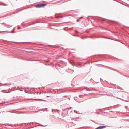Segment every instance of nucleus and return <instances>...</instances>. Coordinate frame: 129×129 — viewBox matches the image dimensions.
Segmentation results:
<instances>
[{
  "mask_svg": "<svg viewBox=\"0 0 129 129\" xmlns=\"http://www.w3.org/2000/svg\"><path fill=\"white\" fill-rule=\"evenodd\" d=\"M46 5V3H42L37 4L35 5V7L37 8H40L42 7H44Z\"/></svg>",
  "mask_w": 129,
  "mask_h": 129,
  "instance_id": "obj_1",
  "label": "nucleus"
},
{
  "mask_svg": "<svg viewBox=\"0 0 129 129\" xmlns=\"http://www.w3.org/2000/svg\"><path fill=\"white\" fill-rule=\"evenodd\" d=\"M106 67L109 68V69H111L112 70H114L115 71H116L119 73L120 74H122V73L118 71V70H117V69H116L112 68L111 67H108V66H106Z\"/></svg>",
  "mask_w": 129,
  "mask_h": 129,
  "instance_id": "obj_2",
  "label": "nucleus"
},
{
  "mask_svg": "<svg viewBox=\"0 0 129 129\" xmlns=\"http://www.w3.org/2000/svg\"><path fill=\"white\" fill-rule=\"evenodd\" d=\"M5 43H15L16 44H18L19 43V42H12V41H7L6 40H5L4 41Z\"/></svg>",
  "mask_w": 129,
  "mask_h": 129,
  "instance_id": "obj_3",
  "label": "nucleus"
},
{
  "mask_svg": "<svg viewBox=\"0 0 129 129\" xmlns=\"http://www.w3.org/2000/svg\"><path fill=\"white\" fill-rule=\"evenodd\" d=\"M44 110H46V111H47V108H46L45 109H39V110H38V111H36L35 112H38L40 111H44Z\"/></svg>",
  "mask_w": 129,
  "mask_h": 129,
  "instance_id": "obj_4",
  "label": "nucleus"
},
{
  "mask_svg": "<svg viewBox=\"0 0 129 129\" xmlns=\"http://www.w3.org/2000/svg\"><path fill=\"white\" fill-rule=\"evenodd\" d=\"M99 129H102L105 128L106 127V126H99Z\"/></svg>",
  "mask_w": 129,
  "mask_h": 129,
  "instance_id": "obj_5",
  "label": "nucleus"
},
{
  "mask_svg": "<svg viewBox=\"0 0 129 129\" xmlns=\"http://www.w3.org/2000/svg\"><path fill=\"white\" fill-rule=\"evenodd\" d=\"M4 5V6H7V4H5L3 3L2 2H1L0 3V5Z\"/></svg>",
  "mask_w": 129,
  "mask_h": 129,
  "instance_id": "obj_6",
  "label": "nucleus"
},
{
  "mask_svg": "<svg viewBox=\"0 0 129 129\" xmlns=\"http://www.w3.org/2000/svg\"><path fill=\"white\" fill-rule=\"evenodd\" d=\"M100 37V38H107L104 37L103 36H101V37Z\"/></svg>",
  "mask_w": 129,
  "mask_h": 129,
  "instance_id": "obj_7",
  "label": "nucleus"
},
{
  "mask_svg": "<svg viewBox=\"0 0 129 129\" xmlns=\"http://www.w3.org/2000/svg\"><path fill=\"white\" fill-rule=\"evenodd\" d=\"M26 124V123H20V124L21 125H24Z\"/></svg>",
  "mask_w": 129,
  "mask_h": 129,
  "instance_id": "obj_8",
  "label": "nucleus"
},
{
  "mask_svg": "<svg viewBox=\"0 0 129 129\" xmlns=\"http://www.w3.org/2000/svg\"><path fill=\"white\" fill-rule=\"evenodd\" d=\"M14 33V31L13 30L11 31L10 32L11 33Z\"/></svg>",
  "mask_w": 129,
  "mask_h": 129,
  "instance_id": "obj_9",
  "label": "nucleus"
},
{
  "mask_svg": "<svg viewBox=\"0 0 129 129\" xmlns=\"http://www.w3.org/2000/svg\"><path fill=\"white\" fill-rule=\"evenodd\" d=\"M80 20V19H77L76 21L77 22H78L79 21V20Z\"/></svg>",
  "mask_w": 129,
  "mask_h": 129,
  "instance_id": "obj_10",
  "label": "nucleus"
},
{
  "mask_svg": "<svg viewBox=\"0 0 129 129\" xmlns=\"http://www.w3.org/2000/svg\"><path fill=\"white\" fill-rule=\"evenodd\" d=\"M47 125H41V126H43V127H45Z\"/></svg>",
  "mask_w": 129,
  "mask_h": 129,
  "instance_id": "obj_11",
  "label": "nucleus"
},
{
  "mask_svg": "<svg viewBox=\"0 0 129 129\" xmlns=\"http://www.w3.org/2000/svg\"><path fill=\"white\" fill-rule=\"evenodd\" d=\"M25 92L26 93H29V92H28V91H27V92H26V91H25Z\"/></svg>",
  "mask_w": 129,
  "mask_h": 129,
  "instance_id": "obj_12",
  "label": "nucleus"
},
{
  "mask_svg": "<svg viewBox=\"0 0 129 129\" xmlns=\"http://www.w3.org/2000/svg\"><path fill=\"white\" fill-rule=\"evenodd\" d=\"M6 111L7 112H11V111L10 110H9V111Z\"/></svg>",
  "mask_w": 129,
  "mask_h": 129,
  "instance_id": "obj_13",
  "label": "nucleus"
},
{
  "mask_svg": "<svg viewBox=\"0 0 129 129\" xmlns=\"http://www.w3.org/2000/svg\"><path fill=\"white\" fill-rule=\"evenodd\" d=\"M32 89H36V88H33V87L31 88V90Z\"/></svg>",
  "mask_w": 129,
  "mask_h": 129,
  "instance_id": "obj_14",
  "label": "nucleus"
},
{
  "mask_svg": "<svg viewBox=\"0 0 129 129\" xmlns=\"http://www.w3.org/2000/svg\"><path fill=\"white\" fill-rule=\"evenodd\" d=\"M115 41H118V40L117 39H115Z\"/></svg>",
  "mask_w": 129,
  "mask_h": 129,
  "instance_id": "obj_15",
  "label": "nucleus"
},
{
  "mask_svg": "<svg viewBox=\"0 0 129 129\" xmlns=\"http://www.w3.org/2000/svg\"><path fill=\"white\" fill-rule=\"evenodd\" d=\"M18 125H18V124H16L15 125V126H18Z\"/></svg>",
  "mask_w": 129,
  "mask_h": 129,
  "instance_id": "obj_16",
  "label": "nucleus"
},
{
  "mask_svg": "<svg viewBox=\"0 0 129 129\" xmlns=\"http://www.w3.org/2000/svg\"><path fill=\"white\" fill-rule=\"evenodd\" d=\"M53 110L55 111V110H54V109H52V111H53Z\"/></svg>",
  "mask_w": 129,
  "mask_h": 129,
  "instance_id": "obj_17",
  "label": "nucleus"
},
{
  "mask_svg": "<svg viewBox=\"0 0 129 129\" xmlns=\"http://www.w3.org/2000/svg\"><path fill=\"white\" fill-rule=\"evenodd\" d=\"M10 84L9 83H6V84L5 83L4 84L5 85V84Z\"/></svg>",
  "mask_w": 129,
  "mask_h": 129,
  "instance_id": "obj_18",
  "label": "nucleus"
},
{
  "mask_svg": "<svg viewBox=\"0 0 129 129\" xmlns=\"http://www.w3.org/2000/svg\"><path fill=\"white\" fill-rule=\"evenodd\" d=\"M19 90L20 91H23V90L22 89H19Z\"/></svg>",
  "mask_w": 129,
  "mask_h": 129,
  "instance_id": "obj_19",
  "label": "nucleus"
},
{
  "mask_svg": "<svg viewBox=\"0 0 129 129\" xmlns=\"http://www.w3.org/2000/svg\"><path fill=\"white\" fill-rule=\"evenodd\" d=\"M0 103V104H4V103Z\"/></svg>",
  "mask_w": 129,
  "mask_h": 129,
  "instance_id": "obj_20",
  "label": "nucleus"
},
{
  "mask_svg": "<svg viewBox=\"0 0 129 129\" xmlns=\"http://www.w3.org/2000/svg\"><path fill=\"white\" fill-rule=\"evenodd\" d=\"M95 129H99V127H97L96 128H95Z\"/></svg>",
  "mask_w": 129,
  "mask_h": 129,
  "instance_id": "obj_21",
  "label": "nucleus"
},
{
  "mask_svg": "<svg viewBox=\"0 0 129 129\" xmlns=\"http://www.w3.org/2000/svg\"><path fill=\"white\" fill-rule=\"evenodd\" d=\"M82 18V17H80L79 19H81V18Z\"/></svg>",
  "mask_w": 129,
  "mask_h": 129,
  "instance_id": "obj_22",
  "label": "nucleus"
},
{
  "mask_svg": "<svg viewBox=\"0 0 129 129\" xmlns=\"http://www.w3.org/2000/svg\"><path fill=\"white\" fill-rule=\"evenodd\" d=\"M42 101H46V100H42Z\"/></svg>",
  "mask_w": 129,
  "mask_h": 129,
  "instance_id": "obj_23",
  "label": "nucleus"
},
{
  "mask_svg": "<svg viewBox=\"0 0 129 129\" xmlns=\"http://www.w3.org/2000/svg\"><path fill=\"white\" fill-rule=\"evenodd\" d=\"M82 96L81 95H79L78 96L79 97H80L81 96Z\"/></svg>",
  "mask_w": 129,
  "mask_h": 129,
  "instance_id": "obj_24",
  "label": "nucleus"
},
{
  "mask_svg": "<svg viewBox=\"0 0 129 129\" xmlns=\"http://www.w3.org/2000/svg\"><path fill=\"white\" fill-rule=\"evenodd\" d=\"M61 1H58V2H56V3H58V2H59Z\"/></svg>",
  "mask_w": 129,
  "mask_h": 129,
  "instance_id": "obj_25",
  "label": "nucleus"
},
{
  "mask_svg": "<svg viewBox=\"0 0 129 129\" xmlns=\"http://www.w3.org/2000/svg\"><path fill=\"white\" fill-rule=\"evenodd\" d=\"M42 100L41 99H39V100L40 101H42Z\"/></svg>",
  "mask_w": 129,
  "mask_h": 129,
  "instance_id": "obj_26",
  "label": "nucleus"
},
{
  "mask_svg": "<svg viewBox=\"0 0 129 129\" xmlns=\"http://www.w3.org/2000/svg\"><path fill=\"white\" fill-rule=\"evenodd\" d=\"M67 96H63V97L66 98V97Z\"/></svg>",
  "mask_w": 129,
  "mask_h": 129,
  "instance_id": "obj_27",
  "label": "nucleus"
},
{
  "mask_svg": "<svg viewBox=\"0 0 129 129\" xmlns=\"http://www.w3.org/2000/svg\"><path fill=\"white\" fill-rule=\"evenodd\" d=\"M15 30V28H14L13 29V30H13V31H14Z\"/></svg>",
  "mask_w": 129,
  "mask_h": 129,
  "instance_id": "obj_28",
  "label": "nucleus"
},
{
  "mask_svg": "<svg viewBox=\"0 0 129 129\" xmlns=\"http://www.w3.org/2000/svg\"><path fill=\"white\" fill-rule=\"evenodd\" d=\"M100 37H96L97 38H100Z\"/></svg>",
  "mask_w": 129,
  "mask_h": 129,
  "instance_id": "obj_29",
  "label": "nucleus"
},
{
  "mask_svg": "<svg viewBox=\"0 0 129 129\" xmlns=\"http://www.w3.org/2000/svg\"><path fill=\"white\" fill-rule=\"evenodd\" d=\"M74 111L75 112H76V110H74Z\"/></svg>",
  "mask_w": 129,
  "mask_h": 129,
  "instance_id": "obj_30",
  "label": "nucleus"
},
{
  "mask_svg": "<svg viewBox=\"0 0 129 129\" xmlns=\"http://www.w3.org/2000/svg\"><path fill=\"white\" fill-rule=\"evenodd\" d=\"M101 20H102V21L103 20H102V18H101Z\"/></svg>",
  "mask_w": 129,
  "mask_h": 129,
  "instance_id": "obj_31",
  "label": "nucleus"
},
{
  "mask_svg": "<svg viewBox=\"0 0 129 129\" xmlns=\"http://www.w3.org/2000/svg\"><path fill=\"white\" fill-rule=\"evenodd\" d=\"M86 63H85L84 64V65L85 64H86Z\"/></svg>",
  "mask_w": 129,
  "mask_h": 129,
  "instance_id": "obj_32",
  "label": "nucleus"
},
{
  "mask_svg": "<svg viewBox=\"0 0 129 129\" xmlns=\"http://www.w3.org/2000/svg\"><path fill=\"white\" fill-rule=\"evenodd\" d=\"M47 97H49V96H47Z\"/></svg>",
  "mask_w": 129,
  "mask_h": 129,
  "instance_id": "obj_33",
  "label": "nucleus"
},
{
  "mask_svg": "<svg viewBox=\"0 0 129 129\" xmlns=\"http://www.w3.org/2000/svg\"><path fill=\"white\" fill-rule=\"evenodd\" d=\"M18 29H20V28H18Z\"/></svg>",
  "mask_w": 129,
  "mask_h": 129,
  "instance_id": "obj_34",
  "label": "nucleus"
},
{
  "mask_svg": "<svg viewBox=\"0 0 129 129\" xmlns=\"http://www.w3.org/2000/svg\"><path fill=\"white\" fill-rule=\"evenodd\" d=\"M51 46L52 47H53V45H51Z\"/></svg>",
  "mask_w": 129,
  "mask_h": 129,
  "instance_id": "obj_35",
  "label": "nucleus"
},
{
  "mask_svg": "<svg viewBox=\"0 0 129 129\" xmlns=\"http://www.w3.org/2000/svg\"><path fill=\"white\" fill-rule=\"evenodd\" d=\"M40 87H39V88L38 87V88H39V89H40Z\"/></svg>",
  "mask_w": 129,
  "mask_h": 129,
  "instance_id": "obj_36",
  "label": "nucleus"
},
{
  "mask_svg": "<svg viewBox=\"0 0 129 129\" xmlns=\"http://www.w3.org/2000/svg\"><path fill=\"white\" fill-rule=\"evenodd\" d=\"M68 99H69V100H70V98H68Z\"/></svg>",
  "mask_w": 129,
  "mask_h": 129,
  "instance_id": "obj_37",
  "label": "nucleus"
},
{
  "mask_svg": "<svg viewBox=\"0 0 129 129\" xmlns=\"http://www.w3.org/2000/svg\"><path fill=\"white\" fill-rule=\"evenodd\" d=\"M18 113V114H19V113Z\"/></svg>",
  "mask_w": 129,
  "mask_h": 129,
  "instance_id": "obj_38",
  "label": "nucleus"
},
{
  "mask_svg": "<svg viewBox=\"0 0 129 129\" xmlns=\"http://www.w3.org/2000/svg\"><path fill=\"white\" fill-rule=\"evenodd\" d=\"M21 24L22 25V23H21Z\"/></svg>",
  "mask_w": 129,
  "mask_h": 129,
  "instance_id": "obj_39",
  "label": "nucleus"
},
{
  "mask_svg": "<svg viewBox=\"0 0 129 129\" xmlns=\"http://www.w3.org/2000/svg\"><path fill=\"white\" fill-rule=\"evenodd\" d=\"M40 113H42L41 112Z\"/></svg>",
  "mask_w": 129,
  "mask_h": 129,
  "instance_id": "obj_40",
  "label": "nucleus"
},
{
  "mask_svg": "<svg viewBox=\"0 0 129 129\" xmlns=\"http://www.w3.org/2000/svg\"><path fill=\"white\" fill-rule=\"evenodd\" d=\"M40 113H42L41 112Z\"/></svg>",
  "mask_w": 129,
  "mask_h": 129,
  "instance_id": "obj_41",
  "label": "nucleus"
},
{
  "mask_svg": "<svg viewBox=\"0 0 129 129\" xmlns=\"http://www.w3.org/2000/svg\"><path fill=\"white\" fill-rule=\"evenodd\" d=\"M96 113H98V112H96Z\"/></svg>",
  "mask_w": 129,
  "mask_h": 129,
  "instance_id": "obj_42",
  "label": "nucleus"
},
{
  "mask_svg": "<svg viewBox=\"0 0 129 129\" xmlns=\"http://www.w3.org/2000/svg\"><path fill=\"white\" fill-rule=\"evenodd\" d=\"M4 23H2V24H3Z\"/></svg>",
  "mask_w": 129,
  "mask_h": 129,
  "instance_id": "obj_43",
  "label": "nucleus"
},
{
  "mask_svg": "<svg viewBox=\"0 0 129 129\" xmlns=\"http://www.w3.org/2000/svg\"><path fill=\"white\" fill-rule=\"evenodd\" d=\"M44 87H43V88H44Z\"/></svg>",
  "mask_w": 129,
  "mask_h": 129,
  "instance_id": "obj_44",
  "label": "nucleus"
}]
</instances>
